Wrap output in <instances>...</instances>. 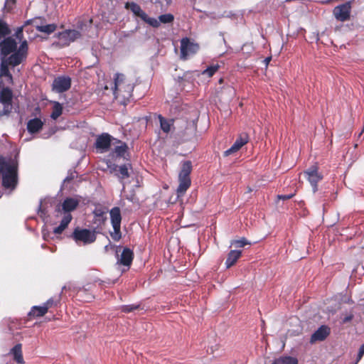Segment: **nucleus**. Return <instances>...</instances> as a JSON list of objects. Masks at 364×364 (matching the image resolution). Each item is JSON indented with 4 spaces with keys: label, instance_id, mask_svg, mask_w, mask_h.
Returning <instances> with one entry per match:
<instances>
[{
    "label": "nucleus",
    "instance_id": "1",
    "mask_svg": "<svg viewBox=\"0 0 364 364\" xmlns=\"http://www.w3.org/2000/svg\"><path fill=\"white\" fill-rule=\"evenodd\" d=\"M1 64L0 78H5L11 83L12 75L9 72V66L16 67L23 62L27 57V41H23L17 49V43L11 37H7L0 40Z\"/></svg>",
    "mask_w": 364,
    "mask_h": 364
},
{
    "label": "nucleus",
    "instance_id": "2",
    "mask_svg": "<svg viewBox=\"0 0 364 364\" xmlns=\"http://www.w3.org/2000/svg\"><path fill=\"white\" fill-rule=\"evenodd\" d=\"M134 85L132 81L124 74L116 73L114 77L112 91L114 99L119 103L126 105L132 97Z\"/></svg>",
    "mask_w": 364,
    "mask_h": 364
},
{
    "label": "nucleus",
    "instance_id": "3",
    "mask_svg": "<svg viewBox=\"0 0 364 364\" xmlns=\"http://www.w3.org/2000/svg\"><path fill=\"white\" fill-rule=\"evenodd\" d=\"M0 174L2 176V186L14 191L18 183V164L11 159L0 156Z\"/></svg>",
    "mask_w": 364,
    "mask_h": 364
},
{
    "label": "nucleus",
    "instance_id": "4",
    "mask_svg": "<svg viewBox=\"0 0 364 364\" xmlns=\"http://www.w3.org/2000/svg\"><path fill=\"white\" fill-rule=\"evenodd\" d=\"M79 204V200L74 198H67L56 208L58 216L62 215L60 225L53 229V233L55 235L61 234L68 226L73 219L71 212L76 209Z\"/></svg>",
    "mask_w": 364,
    "mask_h": 364
},
{
    "label": "nucleus",
    "instance_id": "5",
    "mask_svg": "<svg viewBox=\"0 0 364 364\" xmlns=\"http://www.w3.org/2000/svg\"><path fill=\"white\" fill-rule=\"evenodd\" d=\"M192 167L191 161H185L181 163V171L178 174L179 185L176 190L178 197L183 196L191 186L190 174L192 171Z\"/></svg>",
    "mask_w": 364,
    "mask_h": 364
},
{
    "label": "nucleus",
    "instance_id": "6",
    "mask_svg": "<svg viewBox=\"0 0 364 364\" xmlns=\"http://www.w3.org/2000/svg\"><path fill=\"white\" fill-rule=\"evenodd\" d=\"M70 237L78 246H85L96 240V234L95 230L77 227L74 229Z\"/></svg>",
    "mask_w": 364,
    "mask_h": 364
},
{
    "label": "nucleus",
    "instance_id": "7",
    "mask_svg": "<svg viewBox=\"0 0 364 364\" xmlns=\"http://www.w3.org/2000/svg\"><path fill=\"white\" fill-rule=\"evenodd\" d=\"M12 92L8 87H4L3 80H0V102L4 108L0 111V117L8 115L12 109Z\"/></svg>",
    "mask_w": 364,
    "mask_h": 364
},
{
    "label": "nucleus",
    "instance_id": "8",
    "mask_svg": "<svg viewBox=\"0 0 364 364\" xmlns=\"http://www.w3.org/2000/svg\"><path fill=\"white\" fill-rule=\"evenodd\" d=\"M111 223L113 228V232L110 233L112 238L114 241H118L121 238V221L122 216L120 209L118 207L112 208L109 211Z\"/></svg>",
    "mask_w": 364,
    "mask_h": 364
},
{
    "label": "nucleus",
    "instance_id": "9",
    "mask_svg": "<svg viewBox=\"0 0 364 364\" xmlns=\"http://www.w3.org/2000/svg\"><path fill=\"white\" fill-rule=\"evenodd\" d=\"M198 50V44L191 42L188 38H185L181 41V59L186 60L190 55L195 54Z\"/></svg>",
    "mask_w": 364,
    "mask_h": 364
},
{
    "label": "nucleus",
    "instance_id": "10",
    "mask_svg": "<svg viewBox=\"0 0 364 364\" xmlns=\"http://www.w3.org/2000/svg\"><path fill=\"white\" fill-rule=\"evenodd\" d=\"M71 79L68 76H58L55 77L52 84V89L57 93H62L70 88Z\"/></svg>",
    "mask_w": 364,
    "mask_h": 364
},
{
    "label": "nucleus",
    "instance_id": "11",
    "mask_svg": "<svg viewBox=\"0 0 364 364\" xmlns=\"http://www.w3.org/2000/svg\"><path fill=\"white\" fill-rule=\"evenodd\" d=\"M351 11L350 2H346L345 4L336 6L333 9V15L335 18L340 21H346L350 18Z\"/></svg>",
    "mask_w": 364,
    "mask_h": 364
},
{
    "label": "nucleus",
    "instance_id": "12",
    "mask_svg": "<svg viewBox=\"0 0 364 364\" xmlns=\"http://www.w3.org/2000/svg\"><path fill=\"white\" fill-rule=\"evenodd\" d=\"M114 139L107 133L99 135L95 141V148L100 153L107 151L111 146L112 141Z\"/></svg>",
    "mask_w": 364,
    "mask_h": 364
},
{
    "label": "nucleus",
    "instance_id": "13",
    "mask_svg": "<svg viewBox=\"0 0 364 364\" xmlns=\"http://www.w3.org/2000/svg\"><path fill=\"white\" fill-rule=\"evenodd\" d=\"M304 173L306 176L311 186H312L314 193H315L317 191V183L322 179V176L318 173L317 168L316 167H311Z\"/></svg>",
    "mask_w": 364,
    "mask_h": 364
},
{
    "label": "nucleus",
    "instance_id": "14",
    "mask_svg": "<svg viewBox=\"0 0 364 364\" xmlns=\"http://www.w3.org/2000/svg\"><path fill=\"white\" fill-rule=\"evenodd\" d=\"M80 33L77 30H66L59 33V39L65 44L69 45L80 37Z\"/></svg>",
    "mask_w": 364,
    "mask_h": 364
},
{
    "label": "nucleus",
    "instance_id": "15",
    "mask_svg": "<svg viewBox=\"0 0 364 364\" xmlns=\"http://www.w3.org/2000/svg\"><path fill=\"white\" fill-rule=\"evenodd\" d=\"M248 141V136L247 134L243 133L236 139L232 146L224 152L225 156H229L237 151L242 146Z\"/></svg>",
    "mask_w": 364,
    "mask_h": 364
},
{
    "label": "nucleus",
    "instance_id": "16",
    "mask_svg": "<svg viewBox=\"0 0 364 364\" xmlns=\"http://www.w3.org/2000/svg\"><path fill=\"white\" fill-rule=\"evenodd\" d=\"M330 333V328L325 325L319 327L312 335L310 339L311 343L323 341Z\"/></svg>",
    "mask_w": 364,
    "mask_h": 364
},
{
    "label": "nucleus",
    "instance_id": "17",
    "mask_svg": "<svg viewBox=\"0 0 364 364\" xmlns=\"http://www.w3.org/2000/svg\"><path fill=\"white\" fill-rule=\"evenodd\" d=\"M134 257L133 252L128 247H124L118 258V262L124 266L129 267Z\"/></svg>",
    "mask_w": 364,
    "mask_h": 364
},
{
    "label": "nucleus",
    "instance_id": "18",
    "mask_svg": "<svg viewBox=\"0 0 364 364\" xmlns=\"http://www.w3.org/2000/svg\"><path fill=\"white\" fill-rule=\"evenodd\" d=\"M43 122L39 118L30 119L27 123V129L28 132L34 134L38 132L43 127Z\"/></svg>",
    "mask_w": 364,
    "mask_h": 364
},
{
    "label": "nucleus",
    "instance_id": "19",
    "mask_svg": "<svg viewBox=\"0 0 364 364\" xmlns=\"http://www.w3.org/2000/svg\"><path fill=\"white\" fill-rule=\"evenodd\" d=\"M21 344L18 343L14 346L10 350V354L13 355L14 360L18 363H23V358L22 355Z\"/></svg>",
    "mask_w": 364,
    "mask_h": 364
},
{
    "label": "nucleus",
    "instance_id": "20",
    "mask_svg": "<svg viewBox=\"0 0 364 364\" xmlns=\"http://www.w3.org/2000/svg\"><path fill=\"white\" fill-rule=\"evenodd\" d=\"M126 9L131 11L136 16L141 18L146 17V13L141 9L140 6L134 2H127L125 5Z\"/></svg>",
    "mask_w": 364,
    "mask_h": 364
},
{
    "label": "nucleus",
    "instance_id": "21",
    "mask_svg": "<svg viewBox=\"0 0 364 364\" xmlns=\"http://www.w3.org/2000/svg\"><path fill=\"white\" fill-rule=\"evenodd\" d=\"M242 251L241 250H231L228 255V258L225 261V265L227 268H230L232 267L237 260L240 258L241 256Z\"/></svg>",
    "mask_w": 364,
    "mask_h": 364
},
{
    "label": "nucleus",
    "instance_id": "22",
    "mask_svg": "<svg viewBox=\"0 0 364 364\" xmlns=\"http://www.w3.org/2000/svg\"><path fill=\"white\" fill-rule=\"evenodd\" d=\"M48 311L47 307L43 304L41 306H34L32 307L29 312L30 316H42L45 315Z\"/></svg>",
    "mask_w": 364,
    "mask_h": 364
},
{
    "label": "nucleus",
    "instance_id": "23",
    "mask_svg": "<svg viewBox=\"0 0 364 364\" xmlns=\"http://www.w3.org/2000/svg\"><path fill=\"white\" fill-rule=\"evenodd\" d=\"M53 103V111L50 114V118L55 120L63 113V106L58 102L54 101Z\"/></svg>",
    "mask_w": 364,
    "mask_h": 364
},
{
    "label": "nucleus",
    "instance_id": "24",
    "mask_svg": "<svg viewBox=\"0 0 364 364\" xmlns=\"http://www.w3.org/2000/svg\"><path fill=\"white\" fill-rule=\"evenodd\" d=\"M159 119L161 130L164 133H168L171 131V127L173 126V120H167L161 115H159Z\"/></svg>",
    "mask_w": 364,
    "mask_h": 364
},
{
    "label": "nucleus",
    "instance_id": "25",
    "mask_svg": "<svg viewBox=\"0 0 364 364\" xmlns=\"http://www.w3.org/2000/svg\"><path fill=\"white\" fill-rule=\"evenodd\" d=\"M36 29L42 33L50 34L56 29V25L54 23L47 24L44 26H36Z\"/></svg>",
    "mask_w": 364,
    "mask_h": 364
},
{
    "label": "nucleus",
    "instance_id": "26",
    "mask_svg": "<svg viewBox=\"0 0 364 364\" xmlns=\"http://www.w3.org/2000/svg\"><path fill=\"white\" fill-rule=\"evenodd\" d=\"M141 20H143L144 22H146V23H148L154 28H158L160 26V21H159V19L149 17L146 14V17H143Z\"/></svg>",
    "mask_w": 364,
    "mask_h": 364
},
{
    "label": "nucleus",
    "instance_id": "27",
    "mask_svg": "<svg viewBox=\"0 0 364 364\" xmlns=\"http://www.w3.org/2000/svg\"><path fill=\"white\" fill-rule=\"evenodd\" d=\"M174 16L171 14H162L159 16V21L161 23H171L173 21Z\"/></svg>",
    "mask_w": 364,
    "mask_h": 364
},
{
    "label": "nucleus",
    "instance_id": "28",
    "mask_svg": "<svg viewBox=\"0 0 364 364\" xmlns=\"http://www.w3.org/2000/svg\"><path fill=\"white\" fill-rule=\"evenodd\" d=\"M119 143H120V145L114 148V153L119 156H122L127 151V146L125 143L121 141H119Z\"/></svg>",
    "mask_w": 364,
    "mask_h": 364
},
{
    "label": "nucleus",
    "instance_id": "29",
    "mask_svg": "<svg viewBox=\"0 0 364 364\" xmlns=\"http://www.w3.org/2000/svg\"><path fill=\"white\" fill-rule=\"evenodd\" d=\"M218 65H210L203 72V74L211 77L218 71Z\"/></svg>",
    "mask_w": 364,
    "mask_h": 364
},
{
    "label": "nucleus",
    "instance_id": "30",
    "mask_svg": "<svg viewBox=\"0 0 364 364\" xmlns=\"http://www.w3.org/2000/svg\"><path fill=\"white\" fill-rule=\"evenodd\" d=\"M119 172L122 179L129 177V171L127 165L120 166L119 167Z\"/></svg>",
    "mask_w": 364,
    "mask_h": 364
},
{
    "label": "nucleus",
    "instance_id": "31",
    "mask_svg": "<svg viewBox=\"0 0 364 364\" xmlns=\"http://www.w3.org/2000/svg\"><path fill=\"white\" fill-rule=\"evenodd\" d=\"M283 360V364H297L298 360L296 358L291 356H283L281 357Z\"/></svg>",
    "mask_w": 364,
    "mask_h": 364
},
{
    "label": "nucleus",
    "instance_id": "32",
    "mask_svg": "<svg viewBox=\"0 0 364 364\" xmlns=\"http://www.w3.org/2000/svg\"><path fill=\"white\" fill-rule=\"evenodd\" d=\"M139 307V306L136 304L124 305L122 306V311L125 313H129L135 309H137Z\"/></svg>",
    "mask_w": 364,
    "mask_h": 364
},
{
    "label": "nucleus",
    "instance_id": "33",
    "mask_svg": "<svg viewBox=\"0 0 364 364\" xmlns=\"http://www.w3.org/2000/svg\"><path fill=\"white\" fill-rule=\"evenodd\" d=\"M58 301H59L58 299H55L53 298H50L43 304L47 307V309L48 310L49 308H51L53 306H56Z\"/></svg>",
    "mask_w": 364,
    "mask_h": 364
},
{
    "label": "nucleus",
    "instance_id": "34",
    "mask_svg": "<svg viewBox=\"0 0 364 364\" xmlns=\"http://www.w3.org/2000/svg\"><path fill=\"white\" fill-rule=\"evenodd\" d=\"M249 244L247 240L245 238L234 241V245L237 247H243L245 245Z\"/></svg>",
    "mask_w": 364,
    "mask_h": 364
},
{
    "label": "nucleus",
    "instance_id": "35",
    "mask_svg": "<svg viewBox=\"0 0 364 364\" xmlns=\"http://www.w3.org/2000/svg\"><path fill=\"white\" fill-rule=\"evenodd\" d=\"M93 213L96 217L102 218H104V215L106 213V212L102 208H95Z\"/></svg>",
    "mask_w": 364,
    "mask_h": 364
},
{
    "label": "nucleus",
    "instance_id": "36",
    "mask_svg": "<svg viewBox=\"0 0 364 364\" xmlns=\"http://www.w3.org/2000/svg\"><path fill=\"white\" fill-rule=\"evenodd\" d=\"M38 213L40 215L41 217H44L46 214V212L44 208L43 207V200H41L40 203H39Z\"/></svg>",
    "mask_w": 364,
    "mask_h": 364
},
{
    "label": "nucleus",
    "instance_id": "37",
    "mask_svg": "<svg viewBox=\"0 0 364 364\" xmlns=\"http://www.w3.org/2000/svg\"><path fill=\"white\" fill-rule=\"evenodd\" d=\"M363 355H364V343L359 348L357 359L355 361L358 363L360 360V359L362 358Z\"/></svg>",
    "mask_w": 364,
    "mask_h": 364
},
{
    "label": "nucleus",
    "instance_id": "38",
    "mask_svg": "<svg viewBox=\"0 0 364 364\" xmlns=\"http://www.w3.org/2000/svg\"><path fill=\"white\" fill-rule=\"evenodd\" d=\"M353 315L352 314H349L345 316L342 318V323H348L353 319Z\"/></svg>",
    "mask_w": 364,
    "mask_h": 364
},
{
    "label": "nucleus",
    "instance_id": "39",
    "mask_svg": "<svg viewBox=\"0 0 364 364\" xmlns=\"http://www.w3.org/2000/svg\"><path fill=\"white\" fill-rule=\"evenodd\" d=\"M294 196V193L287 194V195H278L277 197L279 199L282 200H288Z\"/></svg>",
    "mask_w": 364,
    "mask_h": 364
},
{
    "label": "nucleus",
    "instance_id": "40",
    "mask_svg": "<svg viewBox=\"0 0 364 364\" xmlns=\"http://www.w3.org/2000/svg\"><path fill=\"white\" fill-rule=\"evenodd\" d=\"M23 33V26L18 27L16 31V36L17 38L21 39Z\"/></svg>",
    "mask_w": 364,
    "mask_h": 364
},
{
    "label": "nucleus",
    "instance_id": "41",
    "mask_svg": "<svg viewBox=\"0 0 364 364\" xmlns=\"http://www.w3.org/2000/svg\"><path fill=\"white\" fill-rule=\"evenodd\" d=\"M272 364H283V360H282V358H279L277 359H275Z\"/></svg>",
    "mask_w": 364,
    "mask_h": 364
},
{
    "label": "nucleus",
    "instance_id": "42",
    "mask_svg": "<svg viewBox=\"0 0 364 364\" xmlns=\"http://www.w3.org/2000/svg\"><path fill=\"white\" fill-rule=\"evenodd\" d=\"M272 58L271 57H267L264 60V63L266 65H267L269 64V63L270 62Z\"/></svg>",
    "mask_w": 364,
    "mask_h": 364
},
{
    "label": "nucleus",
    "instance_id": "43",
    "mask_svg": "<svg viewBox=\"0 0 364 364\" xmlns=\"http://www.w3.org/2000/svg\"><path fill=\"white\" fill-rule=\"evenodd\" d=\"M29 22H30V21L28 20V21H27L25 23V24L26 25V24L29 23Z\"/></svg>",
    "mask_w": 364,
    "mask_h": 364
},
{
    "label": "nucleus",
    "instance_id": "44",
    "mask_svg": "<svg viewBox=\"0 0 364 364\" xmlns=\"http://www.w3.org/2000/svg\"><path fill=\"white\" fill-rule=\"evenodd\" d=\"M353 364H358V362L355 361V363Z\"/></svg>",
    "mask_w": 364,
    "mask_h": 364
}]
</instances>
